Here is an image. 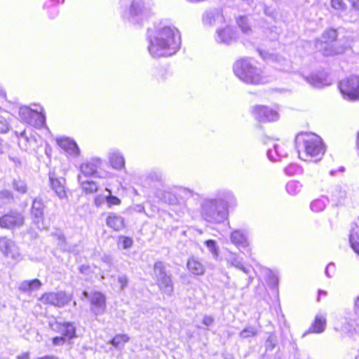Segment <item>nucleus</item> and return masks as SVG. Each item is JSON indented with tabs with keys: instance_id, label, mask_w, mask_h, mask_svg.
<instances>
[{
	"instance_id": "obj_1",
	"label": "nucleus",
	"mask_w": 359,
	"mask_h": 359,
	"mask_svg": "<svg viewBox=\"0 0 359 359\" xmlns=\"http://www.w3.org/2000/svg\"><path fill=\"white\" fill-rule=\"evenodd\" d=\"M148 50L153 57L171 56L180 48L181 39L179 31L172 26H163L155 32L148 30Z\"/></svg>"
},
{
	"instance_id": "obj_2",
	"label": "nucleus",
	"mask_w": 359,
	"mask_h": 359,
	"mask_svg": "<svg viewBox=\"0 0 359 359\" xmlns=\"http://www.w3.org/2000/svg\"><path fill=\"white\" fill-rule=\"evenodd\" d=\"M201 215L208 222L220 224L228 216L226 203L221 198H205L201 203Z\"/></svg>"
},
{
	"instance_id": "obj_3",
	"label": "nucleus",
	"mask_w": 359,
	"mask_h": 359,
	"mask_svg": "<svg viewBox=\"0 0 359 359\" xmlns=\"http://www.w3.org/2000/svg\"><path fill=\"white\" fill-rule=\"evenodd\" d=\"M233 69L235 75L246 83L257 85L266 81L262 70L255 66L248 59L236 61Z\"/></svg>"
},
{
	"instance_id": "obj_4",
	"label": "nucleus",
	"mask_w": 359,
	"mask_h": 359,
	"mask_svg": "<svg viewBox=\"0 0 359 359\" xmlns=\"http://www.w3.org/2000/svg\"><path fill=\"white\" fill-rule=\"evenodd\" d=\"M295 144L299 154L301 151H303L306 156L318 157L323 156L325 152L321 138L313 133L298 134Z\"/></svg>"
},
{
	"instance_id": "obj_5",
	"label": "nucleus",
	"mask_w": 359,
	"mask_h": 359,
	"mask_svg": "<svg viewBox=\"0 0 359 359\" xmlns=\"http://www.w3.org/2000/svg\"><path fill=\"white\" fill-rule=\"evenodd\" d=\"M337 38V32L334 29H330L323 32L320 39L315 41V48L324 56H334L342 54L347 49V46L338 43H333Z\"/></svg>"
},
{
	"instance_id": "obj_6",
	"label": "nucleus",
	"mask_w": 359,
	"mask_h": 359,
	"mask_svg": "<svg viewBox=\"0 0 359 359\" xmlns=\"http://www.w3.org/2000/svg\"><path fill=\"white\" fill-rule=\"evenodd\" d=\"M154 276L156 285L161 292L171 296L173 293V283L171 275L166 272L165 266L162 262H157L154 266Z\"/></svg>"
},
{
	"instance_id": "obj_7",
	"label": "nucleus",
	"mask_w": 359,
	"mask_h": 359,
	"mask_svg": "<svg viewBox=\"0 0 359 359\" xmlns=\"http://www.w3.org/2000/svg\"><path fill=\"white\" fill-rule=\"evenodd\" d=\"M19 116L22 121L35 128H42L46 124L45 114L37 109H32L28 107H21L19 109Z\"/></svg>"
},
{
	"instance_id": "obj_8",
	"label": "nucleus",
	"mask_w": 359,
	"mask_h": 359,
	"mask_svg": "<svg viewBox=\"0 0 359 359\" xmlns=\"http://www.w3.org/2000/svg\"><path fill=\"white\" fill-rule=\"evenodd\" d=\"M339 88L346 99L353 101L359 100V76H351L340 81Z\"/></svg>"
},
{
	"instance_id": "obj_9",
	"label": "nucleus",
	"mask_w": 359,
	"mask_h": 359,
	"mask_svg": "<svg viewBox=\"0 0 359 359\" xmlns=\"http://www.w3.org/2000/svg\"><path fill=\"white\" fill-rule=\"evenodd\" d=\"M25 224L24 215L18 210H11L0 217V226L2 229H15Z\"/></svg>"
},
{
	"instance_id": "obj_10",
	"label": "nucleus",
	"mask_w": 359,
	"mask_h": 359,
	"mask_svg": "<svg viewBox=\"0 0 359 359\" xmlns=\"http://www.w3.org/2000/svg\"><path fill=\"white\" fill-rule=\"evenodd\" d=\"M41 300L45 304L62 307L70 302L71 297L65 292L60 291L57 292L46 293L41 297Z\"/></svg>"
},
{
	"instance_id": "obj_11",
	"label": "nucleus",
	"mask_w": 359,
	"mask_h": 359,
	"mask_svg": "<svg viewBox=\"0 0 359 359\" xmlns=\"http://www.w3.org/2000/svg\"><path fill=\"white\" fill-rule=\"evenodd\" d=\"M0 250L7 258L18 262L20 259V253L15 243L6 238H0Z\"/></svg>"
},
{
	"instance_id": "obj_12",
	"label": "nucleus",
	"mask_w": 359,
	"mask_h": 359,
	"mask_svg": "<svg viewBox=\"0 0 359 359\" xmlns=\"http://www.w3.org/2000/svg\"><path fill=\"white\" fill-rule=\"evenodd\" d=\"M254 118L259 122L275 121L279 118L278 113L265 106H255L252 110Z\"/></svg>"
},
{
	"instance_id": "obj_13",
	"label": "nucleus",
	"mask_w": 359,
	"mask_h": 359,
	"mask_svg": "<svg viewBox=\"0 0 359 359\" xmlns=\"http://www.w3.org/2000/svg\"><path fill=\"white\" fill-rule=\"evenodd\" d=\"M44 208L45 205L42 199L39 198L34 199L31 208V216L33 222L37 225L39 229L43 228Z\"/></svg>"
},
{
	"instance_id": "obj_14",
	"label": "nucleus",
	"mask_w": 359,
	"mask_h": 359,
	"mask_svg": "<svg viewBox=\"0 0 359 359\" xmlns=\"http://www.w3.org/2000/svg\"><path fill=\"white\" fill-rule=\"evenodd\" d=\"M90 310L95 315L103 314L106 311V299L103 294L95 292L90 296Z\"/></svg>"
},
{
	"instance_id": "obj_15",
	"label": "nucleus",
	"mask_w": 359,
	"mask_h": 359,
	"mask_svg": "<svg viewBox=\"0 0 359 359\" xmlns=\"http://www.w3.org/2000/svg\"><path fill=\"white\" fill-rule=\"evenodd\" d=\"M53 329L56 332L60 333L62 336L64 337L67 340H71L76 337V327L72 323L56 322Z\"/></svg>"
},
{
	"instance_id": "obj_16",
	"label": "nucleus",
	"mask_w": 359,
	"mask_h": 359,
	"mask_svg": "<svg viewBox=\"0 0 359 359\" xmlns=\"http://www.w3.org/2000/svg\"><path fill=\"white\" fill-rule=\"evenodd\" d=\"M57 144L67 154L73 157L79 156L80 151L77 144L72 140L67 137L57 139Z\"/></svg>"
},
{
	"instance_id": "obj_17",
	"label": "nucleus",
	"mask_w": 359,
	"mask_h": 359,
	"mask_svg": "<svg viewBox=\"0 0 359 359\" xmlns=\"http://www.w3.org/2000/svg\"><path fill=\"white\" fill-rule=\"evenodd\" d=\"M236 34L231 27H226L217 32L216 40L219 43L229 44L236 39Z\"/></svg>"
},
{
	"instance_id": "obj_18",
	"label": "nucleus",
	"mask_w": 359,
	"mask_h": 359,
	"mask_svg": "<svg viewBox=\"0 0 359 359\" xmlns=\"http://www.w3.org/2000/svg\"><path fill=\"white\" fill-rule=\"evenodd\" d=\"M287 156V149L285 144H275L273 149L267 151V156L271 161H277Z\"/></svg>"
},
{
	"instance_id": "obj_19",
	"label": "nucleus",
	"mask_w": 359,
	"mask_h": 359,
	"mask_svg": "<svg viewBox=\"0 0 359 359\" xmlns=\"http://www.w3.org/2000/svg\"><path fill=\"white\" fill-rule=\"evenodd\" d=\"M347 196L346 186L337 184L332 187L330 191L331 200L337 204L342 203Z\"/></svg>"
},
{
	"instance_id": "obj_20",
	"label": "nucleus",
	"mask_w": 359,
	"mask_h": 359,
	"mask_svg": "<svg viewBox=\"0 0 359 359\" xmlns=\"http://www.w3.org/2000/svg\"><path fill=\"white\" fill-rule=\"evenodd\" d=\"M54 174L50 173L49 179L53 190L55 191V194L60 198H64L66 197V191L65 189V179L63 178H55Z\"/></svg>"
},
{
	"instance_id": "obj_21",
	"label": "nucleus",
	"mask_w": 359,
	"mask_h": 359,
	"mask_svg": "<svg viewBox=\"0 0 359 359\" xmlns=\"http://www.w3.org/2000/svg\"><path fill=\"white\" fill-rule=\"evenodd\" d=\"M107 225L114 231H120L125 226L123 217L115 213H110L106 219Z\"/></svg>"
},
{
	"instance_id": "obj_22",
	"label": "nucleus",
	"mask_w": 359,
	"mask_h": 359,
	"mask_svg": "<svg viewBox=\"0 0 359 359\" xmlns=\"http://www.w3.org/2000/svg\"><path fill=\"white\" fill-rule=\"evenodd\" d=\"M326 317L324 314H317L313 323L309 327L307 333H322L325 330Z\"/></svg>"
},
{
	"instance_id": "obj_23",
	"label": "nucleus",
	"mask_w": 359,
	"mask_h": 359,
	"mask_svg": "<svg viewBox=\"0 0 359 359\" xmlns=\"http://www.w3.org/2000/svg\"><path fill=\"white\" fill-rule=\"evenodd\" d=\"M349 242L354 252L359 255V224L358 223H353L351 225Z\"/></svg>"
},
{
	"instance_id": "obj_24",
	"label": "nucleus",
	"mask_w": 359,
	"mask_h": 359,
	"mask_svg": "<svg viewBox=\"0 0 359 359\" xmlns=\"http://www.w3.org/2000/svg\"><path fill=\"white\" fill-rule=\"evenodd\" d=\"M226 262L231 266L241 270L245 273H249V269L244 266L243 258L239 257L236 253L229 252L226 257Z\"/></svg>"
},
{
	"instance_id": "obj_25",
	"label": "nucleus",
	"mask_w": 359,
	"mask_h": 359,
	"mask_svg": "<svg viewBox=\"0 0 359 359\" xmlns=\"http://www.w3.org/2000/svg\"><path fill=\"white\" fill-rule=\"evenodd\" d=\"M187 266L189 271L194 275L202 276L205 273L204 265L196 258H190Z\"/></svg>"
},
{
	"instance_id": "obj_26",
	"label": "nucleus",
	"mask_w": 359,
	"mask_h": 359,
	"mask_svg": "<svg viewBox=\"0 0 359 359\" xmlns=\"http://www.w3.org/2000/svg\"><path fill=\"white\" fill-rule=\"evenodd\" d=\"M222 15L219 10L207 11L203 15V22L205 25H212L217 20H222Z\"/></svg>"
},
{
	"instance_id": "obj_27",
	"label": "nucleus",
	"mask_w": 359,
	"mask_h": 359,
	"mask_svg": "<svg viewBox=\"0 0 359 359\" xmlns=\"http://www.w3.org/2000/svg\"><path fill=\"white\" fill-rule=\"evenodd\" d=\"M15 135L18 138V145L22 150L29 151L32 147V144L34 142V140L32 137H29L26 135L25 130H23L20 133L15 132Z\"/></svg>"
},
{
	"instance_id": "obj_28",
	"label": "nucleus",
	"mask_w": 359,
	"mask_h": 359,
	"mask_svg": "<svg viewBox=\"0 0 359 359\" xmlns=\"http://www.w3.org/2000/svg\"><path fill=\"white\" fill-rule=\"evenodd\" d=\"M111 165L115 169H121L124 167L125 160L123 155L118 151H112L109 154Z\"/></svg>"
},
{
	"instance_id": "obj_29",
	"label": "nucleus",
	"mask_w": 359,
	"mask_h": 359,
	"mask_svg": "<svg viewBox=\"0 0 359 359\" xmlns=\"http://www.w3.org/2000/svg\"><path fill=\"white\" fill-rule=\"evenodd\" d=\"M230 238L231 241L237 247L245 248L248 245L245 234L240 230L233 231Z\"/></svg>"
},
{
	"instance_id": "obj_30",
	"label": "nucleus",
	"mask_w": 359,
	"mask_h": 359,
	"mask_svg": "<svg viewBox=\"0 0 359 359\" xmlns=\"http://www.w3.org/2000/svg\"><path fill=\"white\" fill-rule=\"evenodd\" d=\"M41 286V282L39 279L32 280H24L19 285L21 292H27L37 290Z\"/></svg>"
},
{
	"instance_id": "obj_31",
	"label": "nucleus",
	"mask_w": 359,
	"mask_h": 359,
	"mask_svg": "<svg viewBox=\"0 0 359 359\" xmlns=\"http://www.w3.org/2000/svg\"><path fill=\"white\" fill-rule=\"evenodd\" d=\"M144 3L142 0H135L133 1L130 7V15L131 18H135L136 17H140L142 18L144 15Z\"/></svg>"
},
{
	"instance_id": "obj_32",
	"label": "nucleus",
	"mask_w": 359,
	"mask_h": 359,
	"mask_svg": "<svg viewBox=\"0 0 359 359\" xmlns=\"http://www.w3.org/2000/svg\"><path fill=\"white\" fill-rule=\"evenodd\" d=\"M98 162H86L81 165V172L86 177L93 176L97 171Z\"/></svg>"
},
{
	"instance_id": "obj_33",
	"label": "nucleus",
	"mask_w": 359,
	"mask_h": 359,
	"mask_svg": "<svg viewBox=\"0 0 359 359\" xmlns=\"http://www.w3.org/2000/svg\"><path fill=\"white\" fill-rule=\"evenodd\" d=\"M13 202L14 196L11 191L6 189L0 191V208H5Z\"/></svg>"
},
{
	"instance_id": "obj_34",
	"label": "nucleus",
	"mask_w": 359,
	"mask_h": 359,
	"mask_svg": "<svg viewBox=\"0 0 359 359\" xmlns=\"http://www.w3.org/2000/svg\"><path fill=\"white\" fill-rule=\"evenodd\" d=\"M78 180L81 184L82 189L86 194H93L97 191L98 187L95 182L88 180L82 181L81 177L80 175L78 176Z\"/></svg>"
},
{
	"instance_id": "obj_35",
	"label": "nucleus",
	"mask_w": 359,
	"mask_h": 359,
	"mask_svg": "<svg viewBox=\"0 0 359 359\" xmlns=\"http://www.w3.org/2000/svg\"><path fill=\"white\" fill-rule=\"evenodd\" d=\"M11 117L8 113L6 115H0V134L7 133L11 129Z\"/></svg>"
},
{
	"instance_id": "obj_36",
	"label": "nucleus",
	"mask_w": 359,
	"mask_h": 359,
	"mask_svg": "<svg viewBox=\"0 0 359 359\" xmlns=\"http://www.w3.org/2000/svg\"><path fill=\"white\" fill-rule=\"evenodd\" d=\"M13 189L20 194H25L27 192V186L26 182L18 178L14 179L12 182Z\"/></svg>"
},
{
	"instance_id": "obj_37",
	"label": "nucleus",
	"mask_w": 359,
	"mask_h": 359,
	"mask_svg": "<svg viewBox=\"0 0 359 359\" xmlns=\"http://www.w3.org/2000/svg\"><path fill=\"white\" fill-rule=\"evenodd\" d=\"M327 198H318L314 200L311 203V209L313 212H320L323 210L327 205Z\"/></svg>"
},
{
	"instance_id": "obj_38",
	"label": "nucleus",
	"mask_w": 359,
	"mask_h": 359,
	"mask_svg": "<svg viewBox=\"0 0 359 359\" xmlns=\"http://www.w3.org/2000/svg\"><path fill=\"white\" fill-rule=\"evenodd\" d=\"M302 185L299 182L290 181L286 184V190L290 195L294 196L300 192Z\"/></svg>"
},
{
	"instance_id": "obj_39",
	"label": "nucleus",
	"mask_w": 359,
	"mask_h": 359,
	"mask_svg": "<svg viewBox=\"0 0 359 359\" xmlns=\"http://www.w3.org/2000/svg\"><path fill=\"white\" fill-rule=\"evenodd\" d=\"M129 337L127 334H117L111 340V344L115 348H121L123 344L128 342Z\"/></svg>"
},
{
	"instance_id": "obj_40",
	"label": "nucleus",
	"mask_w": 359,
	"mask_h": 359,
	"mask_svg": "<svg viewBox=\"0 0 359 359\" xmlns=\"http://www.w3.org/2000/svg\"><path fill=\"white\" fill-rule=\"evenodd\" d=\"M205 245L212 253L213 257L217 259L219 256V248L216 241L214 240H207L205 241Z\"/></svg>"
},
{
	"instance_id": "obj_41",
	"label": "nucleus",
	"mask_w": 359,
	"mask_h": 359,
	"mask_svg": "<svg viewBox=\"0 0 359 359\" xmlns=\"http://www.w3.org/2000/svg\"><path fill=\"white\" fill-rule=\"evenodd\" d=\"M257 334V330L252 326H248L243 329L240 333V337L243 339H246L249 337H252L256 336Z\"/></svg>"
},
{
	"instance_id": "obj_42",
	"label": "nucleus",
	"mask_w": 359,
	"mask_h": 359,
	"mask_svg": "<svg viewBox=\"0 0 359 359\" xmlns=\"http://www.w3.org/2000/svg\"><path fill=\"white\" fill-rule=\"evenodd\" d=\"M237 23L244 34H248L251 31L246 17L240 16L237 19Z\"/></svg>"
},
{
	"instance_id": "obj_43",
	"label": "nucleus",
	"mask_w": 359,
	"mask_h": 359,
	"mask_svg": "<svg viewBox=\"0 0 359 359\" xmlns=\"http://www.w3.org/2000/svg\"><path fill=\"white\" fill-rule=\"evenodd\" d=\"M276 344H277V339H276V337L271 334L266 342H265V347H266V351H272L276 346Z\"/></svg>"
},
{
	"instance_id": "obj_44",
	"label": "nucleus",
	"mask_w": 359,
	"mask_h": 359,
	"mask_svg": "<svg viewBox=\"0 0 359 359\" xmlns=\"http://www.w3.org/2000/svg\"><path fill=\"white\" fill-rule=\"evenodd\" d=\"M106 191H109V195L106 196V201L109 207L111 205H116L121 203V200L115 196L111 195V191L108 189H106Z\"/></svg>"
},
{
	"instance_id": "obj_45",
	"label": "nucleus",
	"mask_w": 359,
	"mask_h": 359,
	"mask_svg": "<svg viewBox=\"0 0 359 359\" xmlns=\"http://www.w3.org/2000/svg\"><path fill=\"white\" fill-rule=\"evenodd\" d=\"M118 241L120 243L122 244V247L123 249H128L133 244V241L131 238L124 236H120L118 238Z\"/></svg>"
},
{
	"instance_id": "obj_46",
	"label": "nucleus",
	"mask_w": 359,
	"mask_h": 359,
	"mask_svg": "<svg viewBox=\"0 0 359 359\" xmlns=\"http://www.w3.org/2000/svg\"><path fill=\"white\" fill-rule=\"evenodd\" d=\"M331 5L333 8L339 11H344L346 8V5L342 0H331Z\"/></svg>"
},
{
	"instance_id": "obj_47",
	"label": "nucleus",
	"mask_w": 359,
	"mask_h": 359,
	"mask_svg": "<svg viewBox=\"0 0 359 359\" xmlns=\"http://www.w3.org/2000/svg\"><path fill=\"white\" fill-rule=\"evenodd\" d=\"M307 81L309 83L316 88H320L323 85L322 80L316 76H311L307 79Z\"/></svg>"
},
{
	"instance_id": "obj_48",
	"label": "nucleus",
	"mask_w": 359,
	"mask_h": 359,
	"mask_svg": "<svg viewBox=\"0 0 359 359\" xmlns=\"http://www.w3.org/2000/svg\"><path fill=\"white\" fill-rule=\"evenodd\" d=\"M214 322L215 318L213 316L209 315H205L202 320L203 324L207 327L212 326Z\"/></svg>"
},
{
	"instance_id": "obj_49",
	"label": "nucleus",
	"mask_w": 359,
	"mask_h": 359,
	"mask_svg": "<svg viewBox=\"0 0 359 359\" xmlns=\"http://www.w3.org/2000/svg\"><path fill=\"white\" fill-rule=\"evenodd\" d=\"M118 282L120 284L121 288L123 289L128 286V278L126 275H121L118 277Z\"/></svg>"
},
{
	"instance_id": "obj_50",
	"label": "nucleus",
	"mask_w": 359,
	"mask_h": 359,
	"mask_svg": "<svg viewBox=\"0 0 359 359\" xmlns=\"http://www.w3.org/2000/svg\"><path fill=\"white\" fill-rule=\"evenodd\" d=\"M180 193L182 196H184V198H187L194 197V195H196V194H195L193 191H191L187 188H182L180 190Z\"/></svg>"
},
{
	"instance_id": "obj_51",
	"label": "nucleus",
	"mask_w": 359,
	"mask_h": 359,
	"mask_svg": "<svg viewBox=\"0 0 359 359\" xmlns=\"http://www.w3.org/2000/svg\"><path fill=\"white\" fill-rule=\"evenodd\" d=\"M66 340L67 339L62 336L55 337L53 338V344L55 346H61L64 344Z\"/></svg>"
},
{
	"instance_id": "obj_52",
	"label": "nucleus",
	"mask_w": 359,
	"mask_h": 359,
	"mask_svg": "<svg viewBox=\"0 0 359 359\" xmlns=\"http://www.w3.org/2000/svg\"><path fill=\"white\" fill-rule=\"evenodd\" d=\"M65 0H48L45 4H44V6L46 7H49V6H51L53 5H54L55 4H58L60 3H63Z\"/></svg>"
},
{
	"instance_id": "obj_53",
	"label": "nucleus",
	"mask_w": 359,
	"mask_h": 359,
	"mask_svg": "<svg viewBox=\"0 0 359 359\" xmlns=\"http://www.w3.org/2000/svg\"><path fill=\"white\" fill-rule=\"evenodd\" d=\"M354 313L355 316L359 318V297L355 301Z\"/></svg>"
},
{
	"instance_id": "obj_54",
	"label": "nucleus",
	"mask_w": 359,
	"mask_h": 359,
	"mask_svg": "<svg viewBox=\"0 0 359 359\" xmlns=\"http://www.w3.org/2000/svg\"><path fill=\"white\" fill-rule=\"evenodd\" d=\"M149 177L152 180H157V181L161 180V178H162L161 175V174H158V173H151Z\"/></svg>"
},
{
	"instance_id": "obj_55",
	"label": "nucleus",
	"mask_w": 359,
	"mask_h": 359,
	"mask_svg": "<svg viewBox=\"0 0 359 359\" xmlns=\"http://www.w3.org/2000/svg\"><path fill=\"white\" fill-rule=\"evenodd\" d=\"M350 2H351V4H352V7L355 9V10H358L359 11V0H348Z\"/></svg>"
},
{
	"instance_id": "obj_56",
	"label": "nucleus",
	"mask_w": 359,
	"mask_h": 359,
	"mask_svg": "<svg viewBox=\"0 0 359 359\" xmlns=\"http://www.w3.org/2000/svg\"><path fill=\"white\" fill-rule=\"evenodd\" d=\"M79 271L81 273H86L88 269H89V266H87V265H81L79 266Z\"/></svg>"
},
{
	"instance_id": "obj_57",
	"label": "nucleus",
	"mask_w": 359,
	"mask_h": 359,
	"mask_svg": "<svg viewBox=\"0 0 359 359\" xmlns=\"http://www.w3.org/2000/svg\"><path fill=\"white\" fill-rule=\"evenodd\" d=\"M331 267H332V268H334V264L333 263H330V264L327 266V267H326V269H325V274H326V276H327V277H331V276L330 275V271H329V269H330Z\"/></svg>"
},
{
	"instance_id": "obj_58",
	"label": "nucleus",
	"mask_w": 359,
	"mask_h": 359,
	"mask_svg": "<svg viewBox=\"0 0 359 359\" xmlns=\"http://www.w3.org/2000/svg\"><path fill=\"white\" fill-rule=\"evenodd\" d=\"M331 267H332V268H334V264L333 263H330V264L327 266V267H326V269H325V274H326V276H327V277H331V276L330 275V271H329V269H330Z\"/></svg>"
},
{
	"instance_id": "obj_59",
	"label": "nucleus",
	"mask_w": 359,
	"mask_h": 359,
	"mask_svg": "<svg viewBox=\"0 0 359 359\" xmlns=\"http://www.w3.org/2000/svg\"><path fill=\"white\" fill-rule=\"evenodd\" d=\"M295 168H296V167H295L294 165H290V166L287 167V168H285V171L286 174H287V175H292V171H293V170H294Z\"/></svg>"
},
{
	"instance_id": "obj_60",
	"label": "nucleus",
	"mask_w": 359,
	"mask_h": 359,
	"mask_svg": "<svg viewBox=\"0 0 359 359\" xmlns=\"http://www.w3.org/2000/svg\"><path fill=\"white\" fill-rule=\"evenodd\" d=\"M6 92L3 89L0 88V101L2 100H6Z\"/></svg>"
},
{
	"instance_id": "obj_61",
	"label": "nucleus",
	"mask_w": 359,
	"mask_h": 359,
	"mask_svg": "<svg viewBox=\"0 0 359 359\" xmlns=\"http://www.w3.org/2000/svg\"><path fill=\"white\" fill-rule=\"evenodd\" d=\"M271 283L276 286L278 284V278L277 277L273 276L271 279Z\"/></svg>"
},
{
	"instance_id": "obj_62",
	"label": "nucleus",
	"mask_w": 359,
	"mask_h": 359,
	"mask_svg": "<svg viewBox=\"0 0 359 359\" xmlns=\"http://www.w3.org/2000/svg\"><path fill=\"white\" fill-rule=\"evenodd\" d=\"M252 278L251 276H248L247 283L243 287H248L250 285V284L252 283Z\"/></svg>"
},
{
	"instance_id": "obj_63",
	"label": "nucleus",
	"mask_w": 359,
	"mask_h": 359,
	"mask_svg": "<svg viewBox=\"0 0 359 359\" xmlns=\"http://www.w3.org/2000/svg\"><path fill=\"white\" fill-rule=\"evenodd\" d=\"M29 358V353H25L22 354L20 356H18V359H28Z\"/></svg>"
},
{
	"instance_id": "obj_64",
	"label": "nucleus",
	"mask_w": 359,
	"mask_h": 359,
	"mask_svg": "<svg viewBox=\"0 0 359 359\" xmlns=\"http://www.w3.org/2000/svg\"><path fill=\"white\" fill-rule=\"evenodd\" d=\"M103 261L108 263V264H110L111 263V257L109 256H104L103 258H102Z\"/></svg>"
}]
</instances>
